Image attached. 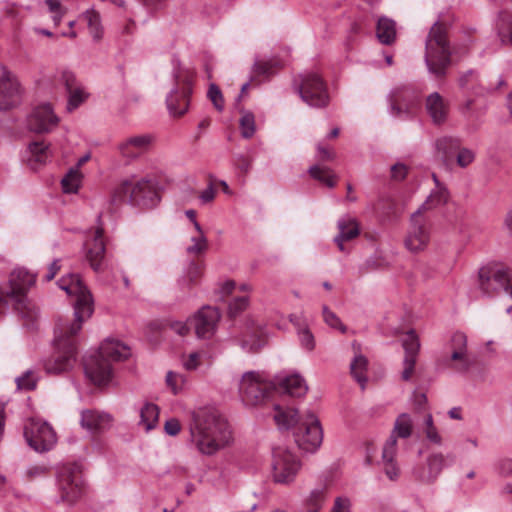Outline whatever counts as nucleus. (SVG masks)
<instances>
[{
    "label": "nucleus",
    "mask_w": 512,
    "mask_h": 512,
    "mask_svg": "<svg viewBox=\"0 0 512 512\" xmlns=\"http://www.w3.org/2000/svg\"><path fill=\"white\" fill-rule=\"evenodd\" d=\"M164 429L168 435L176 436L181 430V425L177 419L171 418L165 422Z\"/></svg>",
    "instance_id": "680f3d73"
},
{
    "label": "nucleus",
    "mask_w": 512,
    "mask_h": 512,
    "mask_svg": "<svg viewBox=\"0 0 512 512\" xmlns=\"http://www.w3.org/2000/svg\"><path fill=\"white\" fill-rule=\"evenodd\" d=\"M274 389L281 394L292 397L304 396L308 390L305 380L298 374L278 376L274 383Z\"/></svg>",
    "instance_id": "a878e982"
},
{
    "label": "nucleus",
    "mask_w": 512,
    "mask_h": 512,
    "mask_svg": "<svg viewBox=\"0 0 512 512\" xmlns=\"http://www.w3.org/2000/svg\"><path fill=\"white\" fill-rule=\"evenodd\" d=\"M265 343V327L260 323L250 321L240 339L242 349L247 352H257Z\"/></svg>",
    "instance_id": "b1692460"
},
{
    "label": "nucleus",
    "mask_w": 512,
    "mask_h": 512,
    "mask_svg": "<svg viewBox=\"0 0 512 512\" xmlns=\"http://www.w3.org/2000/svg\"><path fill=\"white\" fill-rule=\"evenodd\" d=\"M339 233L334 237L340 251L344 252V242L350 241L360 234V228L357 220L350 216H344L337 222Z\"/></svg>",
    "instance_id": "c85d7f7f"
},
{
    "label": "nucleus",
    "mask_w": 512,
    "mask_h": 512,
    "mask_svg": "<svg viewBox=\"0 0 512 512\" xmlns=\"http://www.w3.org/2000/svg\"><path fill=\"white\" fill-rule=\"evenodd\" d=\"M454 160L459 167L466 168L475 160V153L471 149L462 147L460 144Z\"/></svg>",
    "instance_id": "de8ad7c7"
},
{
    "label": "nucleus",
    "mask_w": 512,
    "mask_h": 512,
    "mask_svg": "<svg viewBox=\"0 0 512 512\" xmlns=\"http://www.w3.org/2000/svg\"><path fill=\"white\" fill-rule=\"evenodd\" d=\"M423 433L425 434L427 440L435 445H442V436L440 435L437 427L434 425L433 417L430 413H427L424 416L423 422Z\"/></svg>",
    "instance_id": "a18cd8bd"
},
{
    "label": "nucleus",
    "mask_w": 512,
    "mask_h": 512,
    "mask_svg": "<svg viewBox=\"0 0 512 512\" xmlns=\"http://www.w3.org/2000/svg\"><path fill=\"white\" fill-rule=\"evenodd\" d=\"M219 319L220 312L217 308L205 306L189 322L199 338H210L215 332Z\"/></svg>",
    "instance_id": "6ab92c4d"
},
{
    "label": "nucleus",
    "mask_w": 512,
    "mask_h": 512,
    "mask_svg": "<svg viewBox=\"0 0 512 512\" xmlns=\"http://www.w3.org/2000/svg\"><path fill=\"white\" fill-rule=\"evenodd\" d=\"M200 353L199 352H192L189 354L188 358L184 361V367L187 370H195L198 368L200 362Z\"/></svg>",
    "instance_id": "0e129e2a"
},
{
    "label": "nucleus",
    "mask_w": 512,
    "mask_h": 512,
    "mask_svg": "<svg viewBox=\"0 0 512 512\" xmlns=\"http://www.w3.org/2000/svg\"><path fill=\"white\" fill-rule=\"evenodd\" d=\"M16 382L20 389L33 390L36 387L37 378L32 370H28L21 377H18Z\"/></svg>",
    "instance_id": "603ef678"
},
{
    "label": "nucleus",
    "mask_w": 512,
    "mask_h": 512,
    "mask_svg": "<svg viewBox=\"0 0 512 512\" xmlns=\"http://www.w3.org/2000/svg\"><path fill=\"white\" fill-rule=\"evenodd\" d=\"M84 17L87 20L88 28L93 39L96 41L100 40L103 36V28L99 13L94 9H89L84 13Z\"/></svg>",
    "instance_id": "79ce46f5"
},
{
    "label": "nucleus",
    "mask_w": 512,
    "mask_h": 512,
    "mask_svg": "<svg viewBox=\"0 0 512 512\" xmlns=\"http://www.w3.org/2000/svg\"><path fill=\"white\" fill-rule=\"evenodd\" d=\"M58 117L54 114L50 104L37 106L28 117L30 130L37 133L49 132L57 126Z\"/></svg>",
    "instance_id": "aec40b11"
},
{
    "label": "nucleus",
    "mask_w": 512,
    "mask_h": 512,
    "mask_svg": "<svg viewBox=\"0 0 512 512\" xmlns=\"http://www.w3.org/2000/svg\"><path fill=\"white\" fill-rule=\"evenodd\" d=\"M298 92L301 99L311 107L323 108L329 103L327 84L315 72H308L300 76Z\"/></svg>",
    "instance_id": "9b49d317"
},
{
    "label": "nucleus",
    "mask_w": 512,
    "mask_h": 512,
    "mask_svg": "<svg viewBox=\"0 0 512 512\" xmlns=\"http://www.w3.org/2000/svg\"><path fill=\"white\" fill-rule=\"evenodd\" d=\"M31 154L29 163L33 169H37L39 165L44 164L49 157V147L44 142H33L29 145Z\"/></svg>",
    "instance_id": "c9c22d12"
},
{
    "label": "nucleus",
    "mask_w": 512,
    "mask_h": 512,
    "mask_svg": "<svg viewBox=\"0 0 512 512\" xmlns=\"http://www.w3.org/2000/svg\"><path fill=\"white\" fill-rule=\"evenodd\" d=\"M190 442L207 456L216 454L232 442V431L226 418L218 411L202 408L192 413L189 424Z\"/></svg>",
    "instance_id": "f03ea898"
},
{
    "label": "nucleus",
    "mask_w": 512,
    "mask_h": 512,
    "mask_svg": "<svg viewBox=\"0 0 512 512\" xmlns=\"http://www.w3.org/2000/svg\"><path fill=\"white\" fill-rule=\"evenodd\" d=\"M274 383H270L266 378L255 371H248L241 377L239 383V394L242 402L246 406H258L268 398Z\"/></svg>",
    "instance_id": "1a4fd4ad"
},
{
    "label": "nucleus",
    "mask_w": 512,
    "mask_h": 512,
    "mask_svg": "<svg viewBox=\"0 0 512 512\" xmlns=\"http://www.w3.org/2000/svg\"><path fill=\"white\" fill-rule=\"evenodd\" d=\"M190 240L191 244L186 248L189 255L199 256L208 249V241L202 229L195 231Z\"/></svg>",
    "instance_id": "ea45409f"
},
{
    "label": "nucleus",
    "mask_w": 512,
    "mask_h": 512,
    "mask_svg": "<svg viewBox=\"0 0 512 512\" xmlns=\"http://www.w3.org/2000/svg\"><path fill=\"white\" fill-rule=\"evenodd\" d=\"M425 108L432 122L436 125L443 124L448 118L449 104L438 92H433L427 96Z\"/></svg>",
    "instance_id": "cd10ccee"
},
{
    "label": "nucleus",
    "mask_w": 512,
    "mask_h": 512,
    "mask_svg": "<svg viewBox=\"0 0 512 512\" xmlns=\"http://www.w3.org/2000/svg\"><path fill=\"white\" fill-rule=\"evenodd\" d=\"M190 326V322L184 323L181 321H175L170 324L171 329L176 332L177 334L184 336L188 333Z\"/></svg>",
    "instance_id": "69168bd1"
},
{
    "label": "nucleus",
    "mask_w": 512,
    "mask_h": 512,
    "mask_svg": "<svg viewBox=\"0 0 512 512\" xmlns=\"http://www.w3.org/2000/svg\"><path fill=\"white\" fill-rule=\"evenodd\" d=\"M383 462V469L386 474V476L392 480L395 481L398 479L400 474V469L395 462V460L392 461H382Z\"/></svg>",
    "instance_id": "13d9d810"
},
{
    "label": "nucleus",
    "mask_w": 512,
    "mask_h": 512,
    "mask_svg": "<svg viewBox=\"0 0 512 512\" xmlns=\"http://www.w3.org/2000/svg\"><path fill=\"white\" fill-rule=\"evenodd\" d=\"M272 456L274 481L280 484L293 482L301 467L298 457L284 446L275 447Z\"/></svg>",
    "instance_id": "f8f14e48"
},
{
    "label": "nucleus",
    "mask_w": 512,
    "mask_h": 512,
    "mask_svg": "<svg viewBox=\"0 0 512 512\" xmlns=\"http://www.w3.org/2000/svg\"><path fill=\"white\" fill-rule=\"evenodd\" d=\"M153 142L149 134L134 135L126 138L118 144V150L122 157L135 159L146 153Z\"/></svg>",
    "instance_id": "5701e85b"
},
{
    "label": "nucleus",
    "mask_w": 512,
    "mask_h": 512,
    "mask_svg": "<svg viewBox=\"0 0 512 512\" xmlns=\"http://www.w3.org/2000/svg\"><path fill=\"white\" fill-rule=\"evenodd\" d=\"M326 497V488L319 487L311 491L306 500V512H319Z\"/></svg>",
    "instance_id": "c03bdc74"
},
{
    "label": "nucleus",
    "mask_w": 512,
    "mask_h": 512,
    "mask_svg": "<svg viewBox=\"0 0 512 512\" xmlns=\"http://www.w3.org/2000/svg\"><path fill=\"white\" fill-rule=\"evenodd\" d=\"M475 81H476L475 72L472 70H469L460 76L459 85L464 89H468V88H470V84L474 83Z\"/></svg>",
    "instance_id": "e2e57ef3"
},
{
    "label": "nucleus",
    "mask_w": 512,
    "mask_h": 512,
    "mask_svg": "<svg viewBox=\"0 0 512 512\" xmlns=\"http://www.w3.org/2000/svg\"><path fill=\"white\" fill-rule=\"evenodd\" d=\"M69 98H68V104L67 109L69 111H72L76 108H78L86 99V95L84 91L78 86L74 89H71L68 91Z\"/></svg>",
    "instance_id": "3c124183"
},
{
    "label": "nucleus",
    "mask_w": 512,
    "mask_h": 512,
    "mask_svg": "<svg viewBox=\"0 0 512 512\" xmlns=\"http://www.w3.org/2000/svg\"><path fill=\"white\" fill-rule=\"evenodd\" d=\"M390 114L398 118H407L418 104L416 93L409 87L394 88L388 95Z\"/></svg>",
    "instance_id": "f3484780"
},
{
    "label": "nucleus",
    "mask_w": 512,
    "mask_h": 512,
    "mask_svg": "<svg viewBox=\"0 0 512 512\" xmlns=\"http://www.w3.org/2000/svg\"><path fill=\"white\" fill-rule=\"evenodd\" d=\"M412 427L413 421L410 415L407 413H402L397 417L392 433H394L396 439L398 437L406 439L410 437L412 433Z\"/></svg>",
    "instance_id": "58836bf2"
},
{
    "label": "nucleus",
    "mask_w": 512,
    "mask_h": 512,
    "mask_svg": "<svg viewBox=\"0 0 512 512\" xmlns=\"http://www.w3.org/2000/svg\"><path fill=\"white\" fill-rule=\"evenodd\" d=\"M459 145L460 141L452 137H442L436 141L437 153L445 166L449 167L454 163V157Z\"/></svg>",
    "instance_id": "7c9ffc66"
},
{
    "label": "nucleus",
    "mask_w": 512,
    "mask_h": 512,
    "mask_svg": "<svg viewBox=\"0 0 512 512\" xmlns=\"http://www.w3.org/2000/svg\"><path fill=\"white\" fill-rule=\"evenodd\" d=\"M510 282V271L499 265L490 264L479 270V288L485 295L508 292L512 289Z\"/></svg>",
    "instance_id": "4468645a"
},
{
    "label": "nucleus",
    "mask_w": 512,
    "mask_h": 512,
    "mask_svg": "<svg viewBox=\"0 0 512 512\" xmlns=\"http://www.w3.org/2000/svg\"><path fill=\"white\" fill-rule=\"evenodd\" d=\"M494 31L501 45L512 46V13L499 11L494 21Z\"/></svg>",
    "instance_id": "c756f323"
},
{
    "label": "nucleus",
    "mask_w": 512,
    "mask_h": 512,
    "mask_svg": "<svg viewBox=\"0 0 512 512\" xmlns=\"http://www.w3.org/2000/svg\"><path fill=\"white\" fill-rule=\"evenodd\" d=\"M24 437L28 445L37 452L49 451L57 442L53 428L47 422L34 418L25 424Z\"/></svg>",
    "instance_id": "ddd939ff"
},
{
    "label": "nucleus",
    "mask_w": 512,
    "mask_h": 512,
    "mask_svg": "<svg viewBox=\"0 0 512 512\" xmlns=\"http://www.w3.org/2000/svg\"><path fill=\"white\" fill-rule=\"evenodd\" d=\"M397 455V439L394 433H391L382 449V461L395 460Z\"/></svg>",
    "instance_id": "8fccbe9b"
},
{
    "label": "nucleus",
    "mask_w": 512,
    "mask_h": 512,
    "mask_svg": "<svg viewBox=\"0 0 512 512\" xmlns=\"http://www.w3.org/2000/svg\"><path fill=\"white\" fill-rule=\"evenodd\" d=\"M80 424L84 429L98 433L110 428L112 417L104 412L87 409L81 412Z\"/></svg>",
    "instance_id": "bb28decb"
},
{
    "label": "nucleus",
    "mask_w": 512,
    "mask_h": 512,
    "mask_svg": "<svg viewBox=\"0 0 512 512\" xmlns=\"http://www.w3.org/2000/svg\"><path fill=\"white\" fill-rule=\"evenodd\" d=\"M449 348L451 349L450 359L456 362L451 367L459 373H466L472 365L467 353L466 335L461 332L454 333Z\"/></svg>",
    "instance_id": "412c9836"
},
{
    "label": "nucleus",
    "mask_w": 512,
    "mask_h": 512,
    "mask_svg": "<svg viewBox=\"0 0 512 512\" xmlns=\"http://www.w3.org/2000/svg\"><path fill=\"white\" fill-rule=\"evenodd\" d=\"M498 470L503 476H512V459H503L499 461Z\"/></svg>",
    "instance_id": "774afa93"
},
{
    "label": "nucleus",
    "mask_w": 512,
    "mask_h": 512,
    "mask_svg": "<svg viewBox=\"0 0 512 512\" xmlns=\"http://www.w3.org/2000/svg\"><path fill=\"white\" fill-rule=\"evenodd\" d=\"M276 68V61L264 59L256 60L253 66L251 80L253 81L259 77L268 78L275 72Z\"/></svg>",
    "instance_id": "a19ab883"
},
{
    "label": "nucleus",
    "mask_w": 512,
    "mask_h": 512,
    "mask_svg": "<svg viewBox=\"0 0 512 512\" xmlns=\"http://www.w3.org/2000/svg\"><path fill=\"white\" fill-rule=\"evenodd\" d=\"M158 418V406L153 403H145L140 409V421L138 424L148 432L155 428L158 423Z\"/></svg>",
    "instance_id": "72a5a7b5"
},
{
    "label": "nucleus",
    "mask_w": 512,
    "mask_h": 512,
    "mask_svg": "<svg viewBox=\"0 0 512 512\" xmlns=\"http://www.w3.org/2000/svg\"><path fill=\"white\" fill-rule=\"evenodd\" d=\"M249 298L248 296H239L235 297L230 303L228 307L229 315L235 317L240 312L245 310L248 306Z\"/></svg>",
    "instance_id": "864d4df0"
},
{
    "label": "nucleus",
    "mask_w": 512,
    "mask_h": 512,
    "mask_svg": "<svg viewBox=\"0 0 512 512\" xmlns=\"http://www.w3.org/2000/svg\"><path fill=\"white\" fill-rule=\"evenodd\" d=\"M166 383L174 394H177L184 383V377L180 374L169 371L166 375Z\"/></svg>",
    "instance_id": "6e6d98bb"
},
{
    "label": "nucleus",
    "mask_w": 512,
    "mask_h": 512,
    "mask_svg": "<svg viewBox=\"0 0 512 512\" xmlns=\"http://www.w3.org/2000/svg\"><path fill=\"white\" fill-rule=\"evenodd\" d=\"M323 318L327 325H329L331 328L338 329L342 333L346 332V326L343 325L340 318L332 312L326 305L322 308Z\"/></svg>",
    "instance_id": "09e8293b"
},
{
    "label": "nucleus",
    "mask_w": 512,
    "mask_h": 512,
    "mask_svg": "<svg viewBox=\"0 0 512 512\" xmlns=\"http://www.w3.org/2000/svg\"><path fill=\"white\" fill-rule=\"evenodd\" d=\"M36 276L25 268L14 269L8 284L0 287V314L13 309L27 325L33 324L38 317V308L27 298V291L35 284Z\"/></svg>",
    "instance_id": "7ed1b4c3"
},
{
    "label": "nucleus",
    "mask_w": 512,
    "mask_h": 512,
    "mask_svg": "<svg viewBox=\"0 0 512 512\" xmlns=\"http://www.w3.org/2000/svg\"><path fill=\"white\" fill-rule=\"evenodd\" d=\"M452 49L448 39V27L436 21L427 36L425 43V64L429 73L442 78L451 64Z\"/></svg>",
    "instance_id": "423d86ee"
},
{
    "label": "nucleus",
    "mask_w": 512,
    "mask_h": 512,
    "mask_svg": "<svg viewBox=\"0 0 512 512\" xmlns=\"http://www.w3.org/2000/svg\"><path fill=\"white\" fill-rule=\"evenodd\" d=\"M239 125L241 135L246 139L251 138L256 131L254 114L249 111H244L240 118Z\"/></svg>",
    "instance_id": "49530a36"
},
{
    "label": "nucleus",
    "mask_w": 512,
    "mask_h": 512,
    "mask_svg": "<svg viewBox=\"0 0 512 512\" xmlns=\"http://www.w3.org/2000/svg\"><path fill=\"white\" fill-rule=\"evenodd\" d=\"M208 98L213 103L214 107L218 111H222L224 109V99L223 95L216 84H211L208 89Z\"/></svg>",
    "instance_id": "5fc2aeb1"
},
{
    "label": "nucleus",
    "mask_w": 512,
    "mask_h": 512,
    "mask_svg": "<svg viewBox=\"0 0 512 512\" xmlns=\"http://www.w3.org/2000/svg\"><path fill=\"white\" fill-rule=\"evenodd\" d=\"M86 248V259L91 268L96 272L100 271L106 251L102 228L98 227L95 230L93 238L87 241Z\"/></svg>",
    "instance_id": "393cba45"
},
{
    "label": "nucleus",
    "mask_w": 512,
    "mask_h": 512,
    "mask_svg": "<svg viewBox=\"0 0 512 512\" xmlns=\"http://www.w3.org/2000/svg\"><path fill=\"white\" fill-rule=\"evenodd\" d=\"M448 196L447 189L444 186H438V188H435V190L430 193L426 201L422 203L417 210H421V215H423V213L428 210L444 205L448 201Z\"/></svg>",
    "instance_id": "f704fd0d"
},
{
    "label": "nucleus",
    "mask_w": 512,
    "mask_h": 512,
    "mask_svg": "<svg viewBox=\"0 0 512 512\" xmlns=\"http://www.w3.org/2000/svg\"><path fill=\"white\" fill-rule=\"evenodd\" d=\"M82 174L77 168H71L61 180L64 193H77L81 184Z\"/></svg>",
    "instance_id": "4c0bfd02"
},
{
    "label": "nucleus",
    "mask_w": 512,
    "mask_h": 512,
    "mask_svg": "<svg viewBox=\"0 0 512 512\" xmlns=\"http://www.w3.org/2000/svg\"><path fill=\"white\" fill-rule=\"evenodd\" d=\"M368 361L363 355H356L350 364L351 374L354 379L361 385L362 388L365 387L367 382L366 371H367Z\"/></svg>",
    "instance_id": "e433bc0d"
},
{
    "label": "nucleus",
    "mask_w": 512,
    "mask_h": 512,
    "mask_svg": "<svg viewBox=\"0 0 512 512\" xmlns=\"http://www.w3.org/2000/svg\"><path fill=\"white\" fill-rule=\"evenodd\" d=\"M216 191L212 185H209L204 191L199 195V199L202 204L210 203L215 198Z\"/></svg>",
    "instance_id": "338daca9"
},
{
    "label": "nucleus",
    "mask_w": 512,
    "mask_h": 512,
    "mask_svg": "<svg viewBox=\"0 0 512 512\" xmlns=\"http://www.w3.org/2000/svg\"><path fill=\"white\" fill-rule=\"evenodd\" d=\"M299 339L303 348L308 351L313 350L315 346L314 336L309 329L303 328L298 331Z\"/></svg>",
    "instance_id": "4d7b16f0"
},
{
    "label": "nucleus",
    "mask_w": 512,
    "mask_h": 512,
    "mask_svg": "<svg viewBox=\"0 0 512 512\" xmlns=\"http://www.w3.org/2000/svg\"><path fill=\"white\" fill-rule=\"evenodd\" d=\"M59 287L68 295L75 296L72 323L60 320L55 327L54 353L44 360L43 367L48 374L58 375L70 371L77 361L74 336L81 330L82 323L93 313V299L90 291L78 274H70L58 281Z\"/></svg>",
    "instance_id": "f257e3e1"
},
{
    "label": "nucleus",
    "mask_w": 512,
    "mask_h": 512,
    "mask_svg": "<svg viewBox=\"0 0 512 512\" xmlns=\"http://www.w3.org/2000/svg\"><path fill=\"white\" fill-rule=\"evenodd\" d=\"M159 200L155 183L151 179L135 176L122 180L112 194L114 203L128 202L142 208H152Z\"/></svg>",
    "instance_id": "0eeeda50"
},
{
    "label": "nucleus",
    "mask_w": 512,
    "mask_h": 512,
    "mask_svg": "<svg viewBox=\"0 0 512 512\" xmlns=\"http://www.w3.org/2000/svg\"><path fill=\"white\" fill-rule=\"evenodd\" d=\"M430 242V226L428 220L416 210L410 218V226L404 239L405 248L413 253L423 252Z\"/></svg>",
    "instance_id": "2eb2a0df"
},
{
    "label": "nucleus",
    "mask_w": 512,
    "mask_h": 512,
    "mask_svg": "<svg viewBox=\"0 0 512 512\" xmlns=\"http://www.w3.org/2000/svg\"><path fill=\"white\" fill-rule=\"evenodd\" d=\"M376 36L385 45H390L396 38V24L392 19L381 17L377 21Z\"/></svg>",
    "instance_id": "2f4dec72"
},
{
    "label": "nucleus",
    "mask_w": 512,
    "mask_h": 512,
    "mask_svg": "<svg viewBox=\"0 0 512 512\" xmlns=\"http://www.w3.org/2000/svg\"><path fill=\"white\" fill-rule=\"evenodd\" d=\"M309 174L312 178L322 182L326 186L332 188L335 186V177L328 167L314 165L309 168Z\"/></svg>",
    "instance_id": "37998d69"
},
{
    "label": "nucleus",
    "mask_w": 512,
    "mask_h": 512,
    "mask_svg": "<svg viewBox=\"0 0 512 512\" xmlns=\"http://www.w3.org/2000/svg\"><path fill=\"white\" fill-rule=\"evenodd\" d=\"M351 501L346 497H338L334 501V505L330 512H350Z\"/></svg>",
    "instance_id": "bf43d9fd"
},
{
    "label": "nucleus",
    "mask_w": 512,
    "mask_h": 512,
    "mask_svg": "<svg viewBox=\"0 0 512 512\" xmlns=\"http://www.w3.org/2000/svg\"><path fill=\"white\" fill-rule=\"evenodd\" d=\"M455 460L452 454L444 455L441 452L429 454L425 460L415 463L411 469V477L414 481L430 485L433 484L445 467Z\"/></svg>",
    "instance_id": "9d476101"
},
{
    "label": "nucleus",
    "mask_w": 512,
    "mask_h": 512,
    "mask_svg": "<svg viewBox=\"0 0 512 512\" xmlns=\"http://www.w3.org/2000/svg\"><path fill=\"white\" fill-rule=\"evenodd\" d=\"M130 348L116 339H106L99 351L84 362L86 376L95 385L107 384L112 377L111 362L122 361L130 356Z\"/></svg>",
    "instance_id": "39448f33"
},
{
    "label": "nucleus",
    "mask_w": 512,
    "mask_h": 512,
    "mask_svg": "<svg viewBox=\"0 0 512 512\" xmlns=\"http://www.w3.org/2000/svg\"><path fill=\"white\" fill-rule=\"evenodd\" d=\"M59 487L63 492V499L68 502L75 501L82 492V468L78 463L64 464L58 472Z\"/></svg>",
    "instance_id": "dca6fc26"
},
{
    "label": "nucleus",
    "mask_w": 512,
    "mask_h": 512,
    "mask_svg": "<svg viewBox=\"0 0 512 512\" xmlns=\"http://www.w3.org/2000/svg\"><path fill=\"white\" fill-rule=\"evenodd\" d=\"M22 88L15 74L3 69L0 75V111L15 107L21 98Z\"/></svg>",
    "instance_id": "a211bd4d"
},
{
    "label": "nucleus",
    "mask_w": 512,
    "mask_h": 512,
    "mask_svg": "<svg viewBox=\"0 0 512 512\" xmlns=\"http://www.w3.org/2000/svg\"><path fill=\"white\" fill-rule=\"evenodd\" d=\"M274 420L280 429L293 428L295 442L304 451L314 452L323 440V431L318 418L307 412L301 416L292 408H284L280 405L274 406Z\"/></svg>",
    "instance_id": "20e7f679"
},
{
    "label": "nucleus",
    "mask_w": 512,
    "mask_h": 512,
    "mask_svg": "<svg viewBox=\"0 0 512 512\" xmlns=\"http://www.w3.org/2000/svg\"><path fill=\"white\" fill-rule=\"evenodd\" d=\"M402 345L405 351L403 360V371L401 378L404 381H409L414 373L417 356L420 349V342L414 330L408 331L403 340Z\"/></svg>",
    "instance_id": "4be33fe9"
},
{
    "label": "nucleus",
    "mask_w": 512,
    "mask_h": 512,
    "mask_svg": "<svg viewBox=\"0 0 512 512\" xmlns=\"http://www.w3.org/2000/svg\"><path fill=\"white\" fill-rule=\"evenodd\" d=\"M203 273V264L199 261H190L183 272L182 277L178 280L179 285L184 288H190L196 285Z\"/></svg>",
    "instance_id": "473e14b6"
},
{
    "label": "nucleus",
    "mask_w": 512,
    "mask_h": 512,
    "mask_svg": "<svg viewBox=\"0 0 512 512\" xmlns=\"http://www.w3.org/2000/svg\"><path fill=\"white\" fill-rule=\"evenodd\" d=\"M193 76L192 70L182 67L180 64L174 67L175 86L166 97V105L170 115L180 117L188 111Z\"/></svg>",
    "instance_id": "6e6552de"
},
{
    "label": "nucleus",
    "mask_w": 512,
    "mask_h": 512,
    "mask_svg": "<svg viewBox=\"0 0 512 512\" xmlns=\"http://www.w3.org/2000/svg\"><path fill=\"white\" fill-rule=\"evenodd\" d=\"M408 172V167L403 163H396L391 167V178L396 181L403 180Z\"/></svg>",
    "instance_id": "052dcab7"
}]
</instances>
